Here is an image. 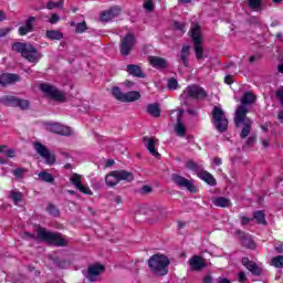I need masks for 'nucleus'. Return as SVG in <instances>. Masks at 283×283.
<instances>
[{
  "instance_id": "5",
  "label": "nucleus",
  "mask_w": 283,
  "mask_h": 283,
  "mask_svg": "<svg viewBox=\"0 0 283 283\" xmlns=\"http://www.w3.org/2000/svg\"><path fill=\"white\" fill-rule=\"evenodd\" d=\"M120 180L132 182L134 180V174L127 170H114L106 175L105 182L107 187H116Z\"/></svg>"
},
{
  "instance_id": "40",
  "label": "nucleus",
  "mask_w": 283,
  "mask_h": 283,
  "mask_svg": "<svg viewBox=\"0 0 283 283\" xmlns=\"http://www.w3.org/2000/svg\"><path fill=\"white\" fill-rule=\"evenodd\" d=\"M249 6H250V8H252V10H260V8L262 6V1L261 0H249Z\"/></svg>"
},
{
  "instance_id": "59",
  "label": "nucleus",
  "mask_w": 283,
  "mask_h": 283,
  "mask_svg": "<svg viewBox=\"0 0 283 283\" xmlns=\"http://www.w3.org/2000/svg\"><path fill=\"white\" fill-rule=\"evenodd\" d=\"M253 143H255V137H249L247 140V145L251 146L253 145Z\"/></svg>"
},
{
  "instance_id": "21",
  "label": "nucleus",
  "mask_w": 283,
  "mask_h": 283,
  "mask_svg": "<svg viewBox=\"0 0 283 283\" xmlns=\"http://www.w3.org/2000/svg\"><path fill=\"white\" fill-rule=\"evenodd\" d=\"M202 269H207V263L199 255H193L190 259V271H202Z\"/></svg>"
},
{
  "instance_id": "32",
  "label": "nucleus",
  "mask_w": 283,
  "mask_h": 283,
  "mask_svg": "<svg viewBox=\"0 0 283 283\" xmlns=\"http://www.w3.org/2000/svg\"><path fill=\"white\" fill-rule=\"evenodd\" d=\"M253 220L256 221V224H263L264 227H266V216L264 214V211H256L253 214Z\"/></svg>"
},
{
  "instance_id": "52",
  "label": "nucleus",
  "mask_w": 283,
  "mask_h": 283,
  "mask_svg": "<svg viewBox=\"0 0 283 283\" xmlns=\"http://www.w3.org/2000/svg\"><path fill=\"white\" fill-rule=\"evenodd\" d=\"M4 155L7 156V158H14V149L7 148Z\"/></svg>"
},
{
  "instance_id": "8",
  "label": "nucleus",
  "mask_w": 283,
  "mask_h": 283,
  "mask_svg": "<svg viewBox=\"0 0 283 283\" xmlns=\"http://www.w3.org/2000/svg\"><path fill=\"white\" fill-rule=\"evenodd\" d=\"M134 48H136V35L134 33H127L120 39L119 52L122 56H129Z\"/></svg>"
},
{
  "instance_id": "50",
  "label": "nucleus",
  "mask_w": 283,
  "mask_h": 283,
  "mask_svg": "<svg viewBox=\"0 0 283 283\" xmlns=\"http://www.w3.org/2000/svg\"><path fill=\"white\" fill-rule=\"evenodd\" d=\"M22 238H24L25 240H35L36 237L32 233L29 232H23Z\"/></svg>"
},
{
  "instance_id": "16",
  "label": "nucleus",
  "mask_w": 283,
  "mask_h": 283,
  "mask_svg": "<svg viewBox=\"0 0 283 283\" xmlns=\"http://www.w3.org/2000/svg\"><path fill=\"white\" fill-rule=\"evenodd\" d=\"M70 182H72V185H74V187L78 189L81 193H86V196H92V189H90L87 186H83V176L74 172L70 177Z\"/></svg>"
},
{
  "instance_id": "17",
  "label": "nucleus",
  "mask_w": 283,
  "mask_h": 283,
  "mask_svg": "<svg viewBox=\"0 0 283 283\" xmlns=\"http://www.w3.org/2000/svg\"><path fill=\"white\" fill-rule=\"evenodd\" d=\"M102 273H105V266L101 264H93L88 266L86 277L88 282H96L101 277Z\"/></svg>"
},
{
  "instance_id": "4",
  "label": "nucleus",
  "mask_w": 283,
  "mask_h": 283,
  "mask_svg": "<svg viewBox=\"0 0 283 283\" xmlns=\"http://www.w3.org/2000/svg\"><path fill=\"white\" fill-rule=\"evenodd\" d=\"M248 112L247 106H239L235 111L234 125L240 127V125L243 124V128L240 134L241 138H247V136L251 134V125H253V122L247 117Z\"/></svg>"
},
{
  "instance_id": "2",
  "label": "nucleus",
  "mask_w": 283,
  "mask_h": 283,
  "mask_svg": "<svg viewBox=\"0 0 283 283\" xmlns=\"http://www.w3.org/2000/svg\"><path fill=\"white\" fill-rule=\"evenodd\" d=\"M13 52H21L22 56L29 61V63H39L41 61V53L32 44H25L17 42L12 45Z\"/></svg>"
},
{
  "instance_id": "62",
  "label": "nucleus",
  "mask_w": 283,
  "mask_h": 283,
  "mask_svg": "<svg viewBox=\"0 0 283 283\" xmlns=\"http://www.w3.org/2000/svg\"><path fill=\"white\" fill-rule=\"evenodd\" d=\"M277 118H279L280 123H283V111H281V112L277 114Z\"/></svg>"
},
{
  "instance_id": "33",
  "label": "nucleus",
  "mask_w": 283,
  "mask_h": 283,
  "mask_svg": "<svg viewBox=\"0 0 283 283\" xmlns=\"http://www.w3.org/2000/svg\"><path fill=\"white\" fill-rule=\"evenodd\" d=\"M9 198L12 199L14 205H19V202H23V193L17 190H11L9 192Z\"/></svg>"
},
{
  "instance_id": "57",
  "label": "nucleus",
  "mask_w": 283,
  "mask_h": 283,
  "mask_svg": "<svg viewBox=\"0 0 283 283\" xmlns=\"http://www.w3.org/2000/svg\"><path fill=\"white\" fill-rule=\"evenodd\" d=\"M276 96H277V98H279L281 105H283V92H282V91H277V92H276Z\"/></svg>"
},
{
  "instance_id": "26",
  "label": "nucleus",
  "mask_w": 283,
  "mask_h": 283,
  "mask_svg": "<svg viewBox=\"0 0 283 283\" xmlns=\"http://www.w3.org/2000/svg\"><path fill=\"white\" fill-rule=\"evenodd\" d=\"M126 72H128V74H132V76H137L138 78H145V73H143V70L138 65H134V64L127 65Z\"/></svg>"
},
{
  "instance_id": "44",
  "label": "nucleus",
  "mask_w": 283,
  "mask_h": 283,
  "mask_svg": "<svg viewBox=\"0 0 283 283\" xmlns=\"http://www.w3.org/2000/svg\"><path fill=\"white\" fill-rule=\"evenodd\" d=\"M169 90H178V81L176 78L168 80Z\"/></svg>"
},
{
  "instance_id": "35",
  "label": "nucleus",
  "mask_w": 283,
  "mask_h": 283,
  "mask_svg": "<svg viewBox=\"0 0 283 283\" xmlns=\"http://www.w3.org/2000/svg\"><path fill=\"white\" fill-rule=\"evenodd\" d=\"M46 36L48 39H51V41H61V39H63V33L51 30L46 31Z\"/></svg>"
},
{
  "instance_id": "25",
  "label": "nucleus",
  "mask_w": 283,
  "mask_h": 283,
  "mask_svg": "<svg viewBox=\"0 0 283 283\" xmlns=\"http://www.w3.org/2000/svg\"><path fill=\"white\" fill-rule=\"evenodd\" d=\"M191 48L189 45H184L181 52L179 53V61L185 67H189V51Z\"/></svg>"
},
{
  "instance_id": "60",
  "label": "nucleus",
  "mask_w": 283,
  "mask_h": 283,
  "mask_svg": "<svg viewBox=\"0 0 283 283\" xmlns=\"http://www.w3.org/2000/svg\"><path fill=\"white\" fill-rule=\"evenodd\" d=\"M213 163H214V165L220 166V165H222V159H220V157H216L213 159Z\"/></svg>"
},
{
  "instance_id": "43",
  "label": "nucleus",
  "mask_w": 283,
  "mask_h": 283,
  "mask_svg": "<svg viewBox=\"0 0 283 283\" xmlns=\"http://www.w3.org/2000/svg\"><path fill=\"white\" fill-rule=\"evenodd\" d=\"M25 170L24 168H15L12 174L13 176H15V178H23V174H25Z\"/></svg>"
},
{
  "instance_id": "20",
  "label": "nucleus",
  "mask_w": 283,
  "mask_h": 283,
  "mask_svg": "<svg viewBox=\"0 0 283 283\" xmlns=\"http://www.w3.org/2000/svg\"><path fill=\"white\" fill-rule=\"evenodd\" d=\"M241 262L243 266H245V269L252 273V275H261L262 268H260V265H258L255 262L250 261L249 258H243Z\"/></svg>"
},
{
  "instance_id": "3",
  "label": "nucleus",
  "mask_w": 283,
  "mask_h": 283,
  "mask_svg": "<svg viewBox=\"0 0 283 283\" xmlns=\"http://www.w3.org/2000/svg\"><path fill=\"white\" fill-rule=\"evenodd\" d=\"M38 238L48 242L49 244H54L55 247H67V239L61 233H54L45 230V228L36 227L35 229Z\"/></svg>"
},
{
  "instance_id": "27",
  "label": "nucleus",
  "mask_w": 283,
  "mask_h": 283,
  "mask_svg": "<svg viewBox=\"0 0 283 283\" xmlns=\"http://www.w3.org/2000/svg\"><path fill=\"white\" fill-rule=\"evenodd\" d=\"M198 178L210 185V187L216 186V178H213V175L209 174L208 171H199Z\"/></svg>"
},
{
  "instance_id": "47",
  "label": "nucleus",
  "mask_w": 283,
  "mask_h": 283,
  "mask_svg": "<svg viewBox=\"0 0 283 283\" xmlns=\"http://www.w3.org/2000/svg\"><path fill=\"white\" fill-rule=\"evenodd\" d=\"M12 32V28H2L0 29V38L8 36Z\"/></svg>"
},
{
  "instance_id": "46",
  "label": "nucleus",
  "mask_w": 283,
  "mask_h": 283,
  "mask_svg": "<svg viewBox=\"0 0 283 283\" xmlns=\"http://www.w3.org/2000/svg\"><path fill=\"white\" fill-rule=\"evenodd\" d=\"M144 8L145 10H147L148 12H151L154 10V1L153 0H146L144 2Z\"/></svg>"
},
{
  "instance_id": "11",
  "label": "nucleus",
  "mask_w": 283,
  "mask_h": 283,
  "mask_svg": "<svg viewBox=\"0 0 283 283\" xmlns=\"http://www.w3.org/2000/svg\"><path fill=\"white\" fill-rule=\"evenodd\" d=\"M40 90L46 94V96H50L53 98V101H60L63 103L65 101V93L59 91L56 87L50 85V84H42L40 85Z\"/></svg>"
},
{
  "instance_id": "13",
  "label": "nucleus",
  "mask_w": 283,
  "mask_h": 283,
  "mask_svg": "<svg viewBox=\"0 0 283 283\" xmlns=\"http://www.w3.org/2000/svg\"><path fill=\"white\" fill-rule=\"evenodd\" d=\"M170 116L171 118H177V124L175 125V133L177 134V136H180L182 138L187 133V127L181 122L182 116H185V111H172Z\"/></svg>"
},
{
  "instance_id": "34",
  "label": "nucleus",
  "mask_w": 283,
  "mask_h": 283,
  "mask_svg": "<svg viewBox=\"0 0 283 283\" xmlns=\"http://www.w3.org/2000/svg\"><path fill=\"white\" fill-rule=\"evenodd\" d=\"M112 95L114 96V98H116V101L124 103L125 93H123V91H120V88L118 86H114L112 88Z\"/></svg>"
},
{
  "instance_id": "29",
  "label": "nucleus",
  "mask_w": 283,
  "mask_h": 283,
  "mask_svg": "<svg viewBox=\"0 0 283 283\" xmlns=\"http://www.w3.org/2000/svg\"><path fill=\"white\" fill-rule=\"evenodd\" d=\"M212 203L214 205V207H221V208L231 207V200L226 197H217L212 200Z\"/></svg>"
},
{
  "instance_id": "19",
  "label": "nucleus",
  "mask_w": 283,
  "mask_h": 283,
  "mask_svg": "<svg viewBox=\"0 0 283 283\" xmlns=\"http://www.w3.org/2000/svg\"><path fill=\"white\" fill-rule=\"evenodd\" d=\"M21 77L18 74L2 73L0 75V85L6 87V85H12V83H19Z\"/></svg>"
},
{
  "instance_id": "54",
  "label": "nucleus",
  "mask_w": 283,
  "mask_h": 283,
  "mask_svg": "<svg viewBox=\"0 0 283 283\" xmlns=\"http://www.w3.org/2000/svg\"><path fill=\"white\" fill-rule=\"evenodd\" d=\"M251 220H253V219H251V218H248V217H241V224H249V222H251Z\"/></svg>"
},
{
  "instance_id": "18",
  "label": "nucleus",
  "mask_w": 283,
  "mask_h": 283,
  "mask_svg": "<svg viewBox=\"0 0 283 283\" xmlns=\"http://www.w3.org/2000/svg\"><path fill=\"white\" fill-rule=\"evenodd\" d=\"M118 17H120V8L114 7L103 11L99 19L103 23H109V21H114V19H118Z\"/></svg>"
},
{
  "instance_id": "28",
  "label": "nucleus",
  "mask_w": 283,
  "mask_h": 283,
  "mask_svg": "<svg viewBox=\"0 0 283 283\" xmlns=\"http://www.w3.org/2000/svg\"><path fill=\"white\" fill-rule=\"evenodd\" d=\"M140 99V93L136 91H130L128 93H124V103H134Z\"/></svg>"
},
{
  "instance_id": "12",
  "label": "nucleus",
  "mask_w": 283,
  "mask_h": 283,
  "mask_svg": "<svg viewBox=\"0 0 283 283\" xmlns=\"http://www.w3.org/2000/svg\"><path fill=\"white\" fill-rule=\"evenodd\" d=\"M172 182L179 187V189H188L190 193H196V186H193V182L180 175L174 174L171 176Z\"/></svg>"
},
{
  "instance_id": "45",
  "label": "nucleus",
  "mask_w": 283,
  "mask_h": 283,
  "mask_svg": "<svg viewBox=\"0 0 283 283\" xmlns=\"http://www.w3.org/2000/svg\"><path fill=\"white\" fill-rule=\"evenodd\" d=\"M61 21V17H59V14L56 13H52L51 14V18L49 19V22L52 24V25H55V23L60 22Z\"/></svg>"
},
{
  "instance_id": "48",
  "label": "nucleus",
  "mask_w": 283,
  "mask_h": 283,
  "mask_svg": "<svg viewBox=\"0 0 283 283\" xmlns=\"http://www.w3.org/2000/svg\"><path fill=\"white\" fill-rule=\"evenodd\" d=\"M175 30H179L180 32H185V24L180 22H174Z\"/></svg>"
},
{
  "instance_id": "23",
  "label": "nucleus",
  "mask_w": 283,
  "mask_h": 283,
  "mask_svg": "<svg viewBox=\"0 0 283 283\" xmlns=\"http://www.w3.org/2000/svg\"><path fill=\"white\" fill-rule=\"evenodd\" d=\"M34 21H35V18L30 17L27 20L25 25L19 28L18 32H19L20 36H25V34H30V32H32V30H34Z\"/></svg>"
},
{
  "instance_id": "7",
  "label": "nucleus",
  "mask_w": 283,
  "mask_h": 283,
  "mask_svg": "<svg viewBox=\"0 0 283 283\" xmlns=\"http://www.w3.org/2000/svg\"><path fill=\"white\" fill-rule=\"evenodd\" d=\"M212 123L218 132H227L229 119L224 116L222 108L214 106L212 109Z\"/></svg>"
},
{
  "instance_id": "10",
  "label": "nucleus",
  "mask_w": 283,
  "mask_h": 283,
  "mask_svg": "<svg viewBox=\"0 0 283 283\" xmlns=\"http://www.w3.org/2000/svg\"><path fill=\"white\" fill-rule=\"evenodd\" d=\"M0 103L10 107H20V109H30V102L28 99H21L12 95L1 97Z\"/></svg>"
},
{
  "instance_id": "58",
  "label": "nucleus",
  "mask_w": 283,
  "mask_h": 283,
  "mask_svg": "<svg viewBox=\"0 0 283 283\" xmlns=\"http://www.w3.org/2000/svg\"><path fill=\"white\" fill-rule=\"evenodd\" d=\"M211 282H213V279L211 277V275L203 277V283H211Z\"/></svg>"
},
{
  "instance_id": "6",
  "label": "nucleus",
  "mask_w": 283,
  "mask_h": 283,
  "mask_svg": "<svg viewBox=\"0 0 283 283\" xmlns=\"http://www.w3.org/2000/svg\"><path fill=\"white\" fill-rule=\"evenodd\" d=\"M195 45V54L198 61L205 59V49L202 48V31L198 24H195L189 32Z\"/></svg>"
},
{
  "instance_id": "53",
  "label": "nucleus",
  "mask_w": 283,
  "mask_h": 283,
  "mask_svg": "<svg viewBox=\"0 0 283 283\" xmlns=\"http://www.w3.org/2000/svg\"><path fill=\"white\" fill-rule=\"evenodd\" d=\"M262 147L269 149V147H271V142L269 139H262Z\"/></svg>"
},
{
  "instance_id": "36",
  "label": "nucleus",
  "mask_w": 283,
  "mask_h": 283,
  "mask_svg": "<svg viewBox=\"0 0 283 283\" xmlns=\"http://www.w3.org/2000/svg\"><path fill=\"white\" fill-rule=\"evenodd\" d=\"M38 176L42 182H54V177L50 172L42 171Z\"/></svg>"
},
{
  "instance_id": "51",
  "label": "nucleus",
  "mask_w": 283,
  "mask_h": 283,
  "mask_svg": "<svg viewBox=\"0 0 283 283\" xmlns=\"http://www.w3.org/2000/svg\"><path fill=\"white\" fill-rule=\"evenodd\" d=\"M238 281L240 283L247 282V274L244 272H240L239 275H238Z\"/></svg>"
},
{
  "instance_id": "49",
  "label": "nucleus",
  "mask_w": 283,
  "mask_h": 283,
  "mask_svg": "<svg viewBox=\"0 0 283 283\" xmlns=\"http://www.w3.org/2000/svg\"><path fill=\"white\" fill-rule=\"evenodd\" d=\"M48 211H49L52 216H59V210H57L56 207H54V206H49Z\"/></svg>"
},
{
  "instance_id": "41",
  "label": "nucleus",
  "mask_w": 283,
  "mask_h": 283,
  "mask_svg": "<svg viewBox=\"0 0 283 283\" xmlns=\"http://www.w3.org/2000/svg\"><path fill=\"white\" fill-rule=\"evenodd\" d=\"M86 30H87V24L85 22H81L76 24L75 32H77V34H83V32H85Z\"/></svg>"
},
{
  "instance_id": "15",
  "label": "nucleus",
  "mask_w": 283,
  "mask_h": 283,
  "mask_svg": "<svg viewBox=\"0 0 283 283\" xmlns=\"http://www.w3.org/2000/svg\"><path fill=\"white\" fill-rule=\"evenodd\" d=\"M46 129L52 132V134H60V136H72L74 134L70 126H63L60 123L48 124Z\"/></svg>"
},
{
  "instance_id": "24",
  "label": "nucleus",
  "mask_w": 283,
  "mask_h": 283,
  "mask_svg": "<svg viewBox=\"0 0 283 283\" xmlns=\"http://www.w3.org/2000/svg\"><path fill=\"white\" fill-rule=\"evenodd\" d=\"M144 143H145L146 149H148L151 156H154L155 158H158V156H160V154L156 151V139L144 137Z\"/></svg>"
},
{
  "instance_id": "55",
  "label": "nucleus",
  "mask_w": 283,
  "mask_h": 283,
  "mask_svg": "<svg viewBox=\"0 0 283 283\" xmlns=\"http://www.w3.org/2000/svg\"><path fill=\"white\" fill-rule=\"evenodd\" d=\"M224 83H227V85H231V83H233V76L227 75L224 77Z\"/></svg>"
},
{
  "instance_id": "22",
  "label": "nucleus",
  "mask_w": 283,
  "mask_h": 283,
  "mask_svg": "<svg viewBox=\"0 0 283 283\" xmlns=\"http://www.w3.org/2000/svg\"><path fill=\"white\" fill-rule=\"evenodd\" d=\"M148 62L151 67H155L156 70H165V67H167V60H165V57L149 56Z\"/></svg>"
},
{
  "instance_id": "31",
  "label": "nucleus",
  "mask_w": 283,
  "mask_h": 283,
  "mask_svg": "<svg viewBox=\"0 0 283 283\" xmlns=\"http://www.w3.org/2000/svg\"><path fill=\"white\" fill-rule=\"evenodd\" d=\"M147 112L150 114V116H154V118L160 117V106L158 104H150L147 106Z\"/></svg>"
},
{
  "instance_id": "56",
  "label": "nucleus",
  "mask_w": 283,
  "mask_h": 283,
  "mask_svg": "<svg viewBox=\"0 0 283 283\" xmlns=\"http://www.w3.org/2000/svg\"><path fill=\"white\" fill-rule=\"evenodd\" d=\"M143 193H151L153 189L150 186H144L142 188Z\"/></svg>"
},
{
  "instance_id": "39",
  "label": "nucleus",
  "mask_w": 283,
  "mask_h": 283,
  "mask_svg": "<svg viewBox=\"0 0 283 283\" xmlns=\"http://www.w3.org/2000/svg\"><path fill=\"white\" fill-rule=\"evenodd\" d=\"M186 167L187 169H190V171H200V167L193 160L187 161Z\"/></svg>"
},
{
  "instance_id": "9",
  "label": "nucleus",
  "mask_w": 283,
  "mask_h": 283,
  "mask_svg": "<svg viewBox=\"0 0 283 283\" xmlns=\"http://www.w3.org/2000/svg\"><path fill=\"white\" fill-rule=\"evenodd\" d=\"M181 96L186 101H189V98H193L195 101H202L203 98H207V91L198 85H190L186 87Z\"/></svg>"
},
{
  "instance_id": "30",
  "label": "nucleus",
  "mask_w": 283,
  "mask_h": 283,
  "mask_svg": "<svg viewBox=\"0 0 283 283\" xmlns=\"http://www.w3.org/2000/svg\"><path fill=\"white\" fill-rule=\"evenodd\" d=\"M252 103H255V95L251 92H247L241 98V107H244V105H252Z\"/></svg>"
},
{
  "instance_id": "1",
  "label": "nucleus",
  "mask_w": 283,
  "mask_h": 283,
  "mask_svg": "<svg viewBox=\"0 0 283 283\" xmlns=\"http://www.w3.org/2000/svg\"><path fill=\"white\" fill-rule=\"evenodd\" d=\"M169 264H171V262L165 254H155L148 261V266L155 275H167Z\"/></svg>"
},
{
  "instance_id": "64",
  "label": "nucleus",
  "mask_w": 283,
  "mask_h": 283,
  "mask_svg": "<svg viewBox=\"0 0 283 283\" xmlns=\"http://www.w3.org/2000/svg\"><path fill=\"white\" fill-rule=\"evenodd\" d=\"M219 283H231L228 279H219Z\"/></svg>"
},
{
  "instance_id": "61",
  "label": "nucleus",
  "mask_w": 283,
  "mask_h": 283,
  "mask_svg": "<svg viewBox=\"0 0 283 283\" xmlns=\"http://www.w3.org/2000/svg\"><path fill=\"white\" fill-rule=\"evenodd\" d=\"M7 149H8V146L0 145V154H6Z\"/></svg>"
},
{
  "instance_id": "63",
  "label": "nucleus",
  "mask_w": 283,
  "mask_h": 283,
  "mask_svg": "<svg viewBox=\"0 0 283 283\" xmlns=\"http://www.w3.org/2000/svg\"><path fill=\"white\" fill-rule=\"evenodd\" d=\"M0 21H6V12L0 11Z\"/></svg>"
},
{
  "instance_id": "37",
  "label": "nucleus",
  "mask_w": 283,
  "mask_h": 283,
  "mask_svg": "<svg viewBox=\"0 0 283 283\" xmlns=\"http://www.w3.org/2000/svg\"><path fill=\"white\" fill-rule=\"evenodd\" d=\"M272 264L276 269H283V255H279L272 259Z\"/></svg>"
},
{
  "instance_id": "38",
  "label": "nucleus",
  "mask_w": 283,
  "mask_h": 283,
  "mask_svg": "<svg viewBox=\"0 0 283 283\" xmlns=\"http://www.w3.org/2000/svg\"><path fill=\"white\" fill-rule=\"evenodd\" d=\"M63 1L60 0L57 2H54V1H50L49 3H46V9L48 10H54L56 8H63Z\"/></svg>"
},
{
  "instance_id": "42",
  "label": "nucleus",
  "mask_w": 283,
  "mask_h": 283,
  "mask_svg": "<svg viewBox=\"0 0 283 283\" xmlns=\"http://www.w3.org/2000/svg\"><path fill=\"white\" fill-rule=\"evenodd\" d=\"M242 244L243 247H247L248 249H254L255 248V242H253V240L244 238L242 240Z\"/></svg>"
},
{
  "instance_id": "14",
  "label": "nucleus",
  "mask_w": 283,
  "mask_h": 283,
  "mask_svg": "<svg viewBox=\"0 0 283 283\" xmlns=\"http://www.w3.org/2000/svg\"><path fill=\"white\" fill-rule=\"evenodd\" d=\"M33 147L36 154H39L42 158H45L49 165H54V163H56L54 155L50 154V150H48V147H45L43 144L36 142L33 144Z\"/></svg>"
}]
</instances>
